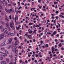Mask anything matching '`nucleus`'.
<instances>
[{
    "label": "nucleus",
    "instance_id": "1",
    "mask_svg": "<svg viewBox=\"0 0 64 64\" xmlns=\"http://www.w3.org/2000/svg\"><path fill=\"white\" fill-rule=\"evenodd\" d=\"M14 25V23L13 22L10 23V26L11 28H12L14 30L15 29V28H14V26H12Z\"/></svg>",
    "mask_w": 64,
    "mask_h": 64
},
{
    "label": "nucleus",
    "instance_id": "2",
    "mask_svg": "<svg viewBox=\"0 0 64 64\" xmlns=\"http://www.w3.org/2000/svg\"><path fill=\"white\" fill-rule=\"evenodd\" d=\"M4 38V34H2L0 35V40L3 39Z\"/></svg>",
    "mask_w": 64,
    "mask_h": 64
},
{
    "label": "nucleus",
    "instance_id": "3",
    "mask_svg": "<svg viewBox=\"0 0 64 64\" xmlns=\"http://www.w3.org/2000/svg\"><path fill=\"white\" fill-rule=\"evenodd\" d=\"M4 38V34H2L0 35V40L3 39Z\"/></svg>",
    "mask_w": 64,
    "mask_h": 64
},
{
    "label": "nucleus",
    "instance_id": "4",
    "mask_svg": "<svg viewBox=\"0 0 64 64\" xmlns=\"http://www.w3.org/2000/svg\"><path fill=\"white\" fill-rule=\"evenodd\" d=\"M4 38V34H2L0 35V40L3 39Z\"/></svg>",
    "mask_w": 64,
    "mask_h": 64
},
{
    "label": "nucleus",
    "instance_id": "5",
    "mask_svg": "<svg viewBox=\"0 0 64 64\" xmlns=\"http://www.w3.org/2000/svg\"><path fill=\"white\" fill-rule=\"evenodd\" d=\"M16 48H13L12 50V51L13 52H15L14 51H15V53L16 54H17V53H18V50H16Z\"/></svg>",
    "mask_w": 64,
    "mask_h": 64
},
{
    "label": "nucleus",
    "instance_id": "6",
    "mask_svg": "<svg viewBox=\"0 0 64 64\" xmlns=\"http://www.w3.org/2000/svg\"><path fill=\"white\" fill-rule=\"evenodd\" d=\"M12 40L13 39L12 38H9L8 39V44H10V43H11L12 42Z\"/></svg>",
    "mask_w": 64,
    "mask_h": 64
},
{
    "label": "nucleus",
    "instance_id": "7",
    "mask_svg": "<svg viewBox=\"0 0 64 64\" xmlns=\"http://www.w3.org/2000/svg\"><path fill=\"white\" fill-rule=\"evenodd\" d=\"M5 45H6V44H5V43H4V42L0 44V46H5Z\"/></svg>",
    "mask_w": 64,
    "mask_h": 64
},
{
    "label": "nucleus",
    "instance_id": "8",
    "mask_svg": "<svg viewBox=\"0 0 64 64\" xmlns=\"http://www.w3.org/2000/svg\"><path fill=\"white\" fill-rule=\"evenodd\" d=\"M10 12H12V13H14V10L13 8L10 9V10H9Z\"/></svg>",
    "mask_w": 64,
    "mask_h": 64
},
{
    "label": "nucleus",
    "instance_id": "9",
    "mask_svg": "<svg viewBox=\"0 0 64 64\" xmlns=\"http://www.w3.org/2000/svg\"><path fill=\"white\" fill-rule=\"evenodd\" d=\"M0 63L2 64H6V62L5 61H2Z\"/></svg>",
    "mask_w": 64,
    "mask_h": 64
},
{
    "label": "nucleus",
    "instance_id": "10",
    "mask_svg": "<svg viewBox=\"0 0 64 64\" xmlns=\"http://www.w3.org/2000/svg\"><path fill=\"white\" fill-rule=\"evenodd\" d=\"M6 27H9V23H8V22H6Z\"/></svg>",
    "mask_w": 64,
    "mask_h": 64
},
{
    "label": "nucleus",
    "instance_id": "11",
    "mask_svg": "<svg viewBox=\"0 0 64 64\" xmlns=\"http://www.w3.org/2000/svg\"><path fill=\"white\" fill-rule=\"evenodd\" d=\"M6 61L7 63H9L10 62V60L9 58H7L6 60Z\"/></svg>",
    "mask_w": 64,
    "mask_h": 64
},
{
    "label": "nucleus",
    "instance_id": "12",
    "mask_svg": "<svg viewBox=\"0 0 64 64\" xmlns=\"http://www.w3.org/2000/svg\"><path fill=\"white\" fill-rule=\"evenodd\" d=\"M10 47H12V49H14V48H13V46H9V47L8 48V49H9L10 48Z\"/></svg>",
    "mask_w": 64,
    "mask_h": 64
},
{
    "label": "nucleus",
    "instance_id": "13",
    "mask_svg": "<svg viewBox=\"0 0 64 64\" xmlns=\"http://www.w3.org/2000/svg\"><path fill=\"white\" fill-rule=\"evenodd\" d=\"M4 10L6 12H7V13H8V12H9V13H10V12H9V11L7 9L5 8L4 9Z\"/></svg>",
    "mask_w": 64,
    "mask_h": 64
},
{
    "label": "nucleus",
    "instance_id": "14",
    "mask_svg": "<svg viewBox=\"0 0 64 64\" xmlns=\"http://www.w3.org/2000/svg\"><path fill=\"white\" fill-rule=\"evenodd\" d=\"M0 60H3V58L1 56H0Z\"/></svg>",
    "mask_w": 64,
    "mask_h": 64
},
{
    "label": "nucleus",
    "instance_id": "15",
    "mask_svg": "<svg viewBox=\"0 0 64 64\" xmlns=\"http://www.w3.org/2000/svg\"><path fill=\"white\" fill-rule=\"evenodd\" d=\"M3 56H7V55L6 53H3Z\"/></svg>",
    "mask_w": 64,
    "mask_h": 64
},
{
    "label": "nucleus",
    "instance_id": "16",
    "mask_svg": "<svg viewBox=\"0 0 64 64\" xmlns=\"http://www.w3.org/2000/svg\"><path fill=\"white\" fill-rule=\"evenodd\" d=\"M52 34H53V35H55V34H56V31H54L52 33Z\"/></svg>",
    "mask_w": 64,
    "mask_h": 64
},
{
    "label": "nucleus",
    "instance_id": "17",
    "mask_svg": "<svg viewBox=\"0 0 64 64\" xmlns=\"http://www.w3.org/2000/svg\"><path fill=\"white\" fill-rule=\"evenodd\" d=\"M1 23L2 25H4L5 24V22L3 21H1Z\"/></svg>",
    "mask_w": 64,
    "mask_h": 64
},
{
    "label": "nucleus",
    "instance_id": "18",
    "mask_svg": "<svg viewBox=\"0 0 64 64\" xmlns=\"http://www.w3.org/2000/svg\"><path fill=\"white\" fill-rule=\"evenodd\" d=\"M7 33H8V31H5L4 32V34H7Z\"/></svg>",
    "mask_w": 64,
    "mask_h": 64
},
{
    "label": "nucleus",
    "instance_id": "19",
    "mask_svg": "<svg viewBox=\"0 0 64 64\" xmlns=\"http://www.w3.org/2000/svg\"><path fill=\"white\" fill-rule=\"evenodd\" d=\"M16 45L15 44H14V48H17V47L16 46Z\"/></svg>",
    "mask_w": 64,
    "mask_h": 64
},
{
    "label": "nucleus",
    "instance_id": "20",
    "mask_svg": "<svg viewBox=\"0 0 64 64\" xmlns=\"http://www.w3.org/2000/svg\"><path fill=\"white\" fill-rule=\"evenodd\" d=\"M14 33H12V34H11V35L12 36H14Z\"/></svg>",
    "mask_w": 64,
    "mask_h": 64
},
{
    "label": "nucleus",
    "instance_id": "21",
    "mask_svg": "<svg viewBox=\"0 0 64 64\" xmlns=\"http://www.w3.org/2000/svg\"><path fill=\"white\" fill-rule=\"evenodd\" d=\"M3 9L2 6H1V5L0 4V9Z\"/></svg>",
    "mask_w": 64,
    "mask_h": 64
},
{
    "label": "nucleus",
    "instance_id": "22",
    "mask_svg": "<svg viewBox=\"0 0 64 64\" xmlns=\"http://www.w3.org/2000/svg\"><path fill=\"white\" fill-rule=\"evenodd\" d=\"M5 20L6 21H7V22H9V20H8V19H7V18H5Z\"/></svg>",
    "mask_w": 64,
    "mask_h": 64
},
{
    "label": "nucleus",
    "instance_id": "23",
    "mask_svg": "<svg viewBox=\"0 0 64 64\" xmlns=\"http://www.w3.org/2000/svg\"><path fill=\"white\" fill-rule=\"evenodd\" d=\"M5 51L6 53H7V54H8V51H7L6 50H5Z\"/></svg>",
    "mask_w": 64,
    "mask_h": 64
},
{
    "label": "nucleus",
    "instance_id": "24",
    "mask_svg": "<svg viewBox=\"0 0 64 64\" xmlns=\"http://www.w3.org/2000/svg\"><path fill=\"white\" fill-rule=\"evenodd\" d=\"M9 56L10 57V58H13V56L12 55H10Z\"/></svg>",
    "mask_w": 64,
    "mask_h": 64
},
{
    "label": "nucleus",
    "instance_id": "25",
    "mask_svg": "<svg viewBox=\"0 0 64 64\" xmlns=\"http://www.w3.org/2000/svg\"><path fill=\"white\" fill-rule=\"evenodd\" d=\"M1 15L2 16L4 15V12H2L1 13Z\"/></svg>",
    "mask_w": 64,
    "mask_h": 64
},
{
    "label": "nucleus",
    "instance_id": "26",
    "mask_svg": "<svg viewBox=\"0 0 64 64\" xmlns=\"http://www.w3.org/2000/svg\"><path fill=\"white\" fill-rule=\"evenodd\" d=\"M32 31L31 30H30L29 32V33L30 34H31V33H32Z\"/></svg>",
    "mask_w": 64,
    "mask_h": 64
},
{
    "label": "nucleus",
    "instance_id": "27",
    "mask_svg": "<svg viewBox=\"0 0 64 64\" xmlns=\"http://www.w3.org/2000/svg\"><path fill=\"white\" fill-rule=\"evenodd\" d=\"M56 14H58L59 13V12L57 10H56Z\"/></svg>",
    "mask_w": 64,
    "mask_h": 64
},
{
    "label": "nucleus",
    "instance_id": "28",
    "mask_svg": "<svg viewBox=\"0 0 64 64\" xmlns=\"http://www.w3.org/2000/svg\"><path fill=\"white\" fill-rule=\"evenodd\" d=\"M1 31L2 32H4V28H2V29Z\"/></svg>",
    "mask_w": 64,
    "mask_h": 64
},
{
    "label": "nucleus",
    "instance_id": "29",
    "mask_svg": "<svg viewBox=\"0 0 64 64\" xmlns=\"http://www.w3.org/2000/svg\"><path fill=\"white\" fill-rule=\"evenodd\" d=\"M9 17L10 18V19H12V18H11V16L10 15L9 16Z\"/></svg>",
    "mask_w": 64,
    "mask_h": 64
},
{
    "label": "nucleus",
    "instance_id": "30",
    "mask_svg": "<svg viewBox=\"0 0 64 64\" xmlns=\"http://www.w3.org/2000/svg\"><path fill=\"white\" fill-rule=\"evenodd\" d=\"M16 45H18V44H17V42H16V44H15Z\"/></svg>",
    "mask_w": 64,
    "mask_h": 64
},
{
    "label": "nucleus",
    "instance_id": "31",
    "mask_svg": "<svg viewBox=\"0 0 64 64\" xmlns=\"http://www.w3.org/2000/svg\"><path fill=\"white\" fill-rule=\"evenodd\" d=\"M0 3L1 4H3V2H2L1 0H0Z\"/></svg>",
    "mask_w": 64,
    "mask_h": 64
},
{
    "label": "nucleus",
    "instance_id": "32",
    "mask_svg": "<svg viewBox=\"0 0 64 64\" xmlns=\"http://www.w3.org/2000/svg\"><path fill=\"white\" fill-rule=\"evenodd\" d=\"M55 41H56V42L57 43V42H58V40H57V39H56L55 40H54Z\"/></svg>",
    "mask_w": 64,
    "mask_h": 64
},
{
    "label": "nucleus",
    "instance_id": "33",
    "mask_svg": "<svg viewBox=\"0 0 64 64\" xmlns=\"http://www.w3.org/2000/svg\"><path fill=\"white\" fill-rule=\"evenodd\" d=\"M20 8L21 9L22 8V7L21 6H20V7H19L18 9L19 10V9H20Z\"/></svg>",
    "mask_w": 64,
    "mask_h": 64
},
{
    "label": "nucleus",
    "instance_id": "34",
    "mask_svg": "<svg viewBox=\"0 0 64 64\" xmlns=\"http://www.w3.org/2000/svg\"><path fill=\"white\" fill-rule=\"evenodd\" d=\"M9 64H13V62H10L9 63Z\"/></svg>",
    "mask_w": 64,
    "mask_h": 64
},
{
    "label": "nucleus",
    "instance_id": "35",
    "mask_svg": "<svg viewBox=\"0 0 64 64\" xmlns=\"http://www.w3.org/2000/svg\"><path fill=\"white\" fill-rule=\"evenodd\" d=\"M61 49L62 51H63V50H64V48H61Z\"/></svg>",
    "mask_w": 64,
    "mask_h": 64
},
{
    "label": "nucleus",
    "instance_id": "36",
    "mask_svg": "<svg viewBox=\"0 0 64 64\" xmlns=\"http://www.w3.org/2000/svg\"><path fill=\"white\" fill-rule=\"evenodd\" d=\"M8 6H12V5L11 4H8Z\"/></svg>",
    "mask_w": 64,
    "mask_h": 64
},
{
    "label": "nucleus",
    "instance_id": "37",
    "mask_svg": "<svg viewBox=\"0 0 64 64\" xmlns=\"http://www.w3.org/2000/svg\"><path fill=\"white\" fill-rule=\"evenodd\" d=\"M16 30H19V27H16Z\"/></svg>",
    "mask_w": 64,
    "mask_h": 64
},
{
    "label": "nucleus",
    "instance_id": "38",
    "mask_svg": "<svg viewBox=\"0 0 64 64\" xmlns=\"http://www.w3.org/2000/svg\"><path fill=\"white\" fill-rule=\"evenodd\" d=\"M32 23H30L28 25H32Z\"/></svg>",
    "mask_w": 64,
    "mask_h": 64
},
{
    "label": "nucleus",
    "instance_id": "39",
    "mask_svg": "<svg viewBox=\"0 0 64 64\" xmlns=\"http://www.w3.org/2000/svg\"><path fill=\"white\" fill-rule=\"evenodd\" d=\"M42 10L43 11H46V9H42Z\"/></svg>",
    "mask_w": 64,
    "mask_h": 64
},
{
    "label": "nucleus",
    "instance_id": "40",
    "mask_svg": "<svg viewBox=\"0 0 64 64\" xmlns=\"http://www.w3.org/2000/svg\"><path fill=\"white\" fill-rule=\"evenodd\" d=\"M8 35H11V33H10V32H9Z\"/></svg>",
    "mask_w": 64,
    "mask_h": 64
},
{
    "label": "nucleus",
    "instance_id": "41",
    "mask_svg": "<svg viewBox=\"0 0 64 64\" xmlns=\"http://www.w3.org/2000/svg\"><path fill=\"white\" fill-rule=\"evenodd\" d=\"M47 59H48V60H50L51 59V58H50L49 57H47Z\"/></svg>",
    "mask_w": 64,
    "mask_h": 64
},
{
    "label": "nucleus",
    "instance_id": "42",
    "mask_svg": "<svg viewBox=\"0 0 64 64\" xmlns=\"http://www.w3.org/2000/svg\"><path fill=\"white\" fill-rule=\"evenodd\" d=\"M4 30H5V31H7V28H4Z\"/></svg>",
    "mask_w": 64,
    "mask_h": 64
},
{
    "label": "nucleus",
    "instance_id": "43",
    "mask_svg": "<svg viewBox=\"0 0 64 64\" xmlns=\"http://www.w3.org/2000/svg\"><path fill=\"white\" fill-rule=\"evenodd\" d=\"M41 1V0H38V2L39 3H40V2Z\"/></svg>",
    "mask_w": 64,
    "mask_h": 64
},
{
    "label": "nucleus",
    "instance_id": "44",
    "mask_svg": "<svg viewBox=\"0 0 64 64\" xmlns=\"http://www.w3.org/2000/svg\"><path fill=\"white\" fill-rule=\"evenodd\" d=\"M13 5L14 6H15V5H16V4H15V3H13Z\"/></svg>",
    "mask_w": 64,
    "mask_h": 64
},
{
    "label": "nucleus",
    "instance_id": "45",
    "mask_svg": "<svg viewBox=\"0 0 64 64\" xmlns=\"http://www.w3.org/2000/svg\"><path fill=\"white\" fill-rule=\"evenodd\" d=\"M0 29H2V26H0Z\"/></svg>",
    "mask_w": 64,
    "mask_h": 64
},
{
    "label": "nucleus",
    "instance_id": "46",
    "mask_svg": "<svg viewBox=\"0 0 64 64\" xmlns=\"http://www.w3.org/2000/svg\"><path fill=\"white\" fill-rule=\"evenodd\" d=\"M56 19H58V16L56 17Z\"/></svg>",
    "mask_w": 64,
    "mask_h": 64
},
{
    "label": "nucleus",
    "instance_id": "47",
    "mask_svg": "<svg viewBox=\"0 0 64 64\" xmlns=\"http://www.w3.org/2000/svg\"><path fill=\"white\" fill-rule=\"evenodd\" d=\"M22 64H25V62H22Z\"/></svg>",
    "mask_w": 64,
    "mask_h": 64
},
{
    "label": "nucleus",
    "instance_id": "48",
    "mask_svg": "<svg viewBox=\"0 0 64 64\" xmlns=\"http://www.w3.org/2000/svg\"><path fill=\"white\" fill-rule=\"evenodd\" d=\"M56 37H58L59 36V35L58 34H57L56 35Z\"/></svg>",
    "mask_w": 64,
    "mask_h": 64
},
{
    "label": "nucleus",
    "instance_id": "49",
    "mask_svg": "<svg viewBox=\"0 0 64 64\" xmlns=\"http://www.w3.org/2000/svg\"><path fill=\"white\" fill-rule=\"evenodd\" d=\"M51 52H49L48 54H51Z\"/></svg>",
    "mask_w": 64,
    "mask_h": 64
},
{
    "label": "nucleus",
    "instance_id": "50",
    "mask_svg": "<svg viewBox=\"0 0 64 64\" xmlns=\"http://www.w3.org/2000/svg\"><path fill=\"white\" fill-rule=\"evenodd\" d=\"M14 39H15V40H17V38L16 37H15L14 38Z\"/></svg>",
    "mask_w": 64,
    "mask_h": 64
},
{
    "label": "nucleus",
    "instance_id": "51",
    "mask_svg": "<svg viewBox=\"0 0 64 64\" xmlns=\"http://www.w3.org/2000/svg\"><path fill=\"white\" fill-rule=\"evenodd\" d=\"M26 28H27V29H28V26H26Z\"/></svg>",
    "mask_w": 64,
    "mask_h": 64
},
{
    "label": "nucleus",
    "instance_id": "52",
    "mask_svg": "<svg viewBox=\"0 0 64 64\" xmlns=\"http://www.w3.org/2000/svg\"><path fill=\"white\" fill-rule=\"evenodd\" d=\"M33 42H35V39H34L33 40Z\"/></svg>",
    "mask_w": 64,
    "mask_h": 64
},
{
    "label": "nucleus",
    "instance_id": "53",
    "mask_svg": "<svg viewBox=\"0 0 64 64\" xmlns=\"http://www.w3.org/2000/svg\"><path fill=\"white\" fill-rule=\"evenodd\" d=\"M59 46L60 47H61V46H62V45L61 44H59Z\"/></svg>",
    "mask_w": 64,
    "mask_h": 64
},
{
    "label": "nucleus",
    "instance_id": "54",
    "mask_svg": "<svg viewBox=\"0 0 64 64\" xmlns=\"http://www.w3.org/2000/svg\"><path fill=\"white\" fill-rule=\"evenodd\" d=\"M16 17H15V18H14V20H15V22H16Z\"/></svg>",
    "mask_w": 64,
    "mask_h": 64
},
{
    "label": "nucleus",
    "instance_id": "55",
    "mask_svg": "<svg viewBox=\"0 0 64 64\" xmlns=\"http://www.w3.org/2000/svg\"><path fill=\"white\" fill-rule=\"evenodd\" d=\"M44 39H46V36H44Z\"/></svg>",
    "mask_w": 64,
    "mask_h": 64
},
{
    "label": "nucleus",
    "instance_id": "56",
    "mask_svg": "<svg viewBox=\"0 0 64 64\" xmlns=\"http://www.w3.org/2000/svg\"><path fill=\"white\" fill-rule=\"evenodd\" d=\"M48 44H46V47H48V46H48Z\"/></svg>",
    "mask_w": 64,
    "mask_h": 64
},
{
    "label": "nucleus",
    "instance_id": "57",
    "mask_svg": "<svg viewBox=\"0 0 64 64\" xmlns=\"http://www.w3.org/2000/svg\"><path fill=\"white\" fill-rule=\"evenodd\" d=\"M40 42L42 43H43V42L42 40H41L40 41Z\"/></svg>",
    "mask_w": 64,
    "mask_h": 64
},
{
    "label": "nucleus",
    "instance_id": "58",
    "mask_svg": "<svg viewBox=\"0 0 64 64\" xmlns=\"http://www.w3.org/2000/svg\"><path fill=\"white\" fill-rule=\"evenodd\" d=\"M51 15L52 16H55V14H52Z\"/></svg>",
    "mask_w": 64,
    "mask_h": 64
},
{
    "label": "nucleus",
    "instance_id": "59",
    "mask_svg": "<svg viewBox=\"0 0 64 64\" xmlns=\"http://www.w3.org/2000/svg\"><path fill=\"white\" fill-rule=\"evenodd\" d=\"M52 53L53 54H55V52H54V51H52Z\"/></svg>",
    "mask_w": 64,
    "mask_h": 64
},
{
    "label": "nucleus",
    "instance_id": "60",
    "mask_svg": "<svg viewBox=\"0 0 64 64\" xmlns=\"http://www.w3.org/2000/svg\"><path fill=\"white\" fill-rule=\"evenodd\" d=\"M54 18H55V17H53V16H52V19H54Z\"/></svg>",
    "mask_w": 64,
    "mask_h": 64
},
{
    "label": "nucleus",
    "instance_id": "61",
    "mask_svg": "<svg viewBox=\"0 0 64 64\" xmlns=\"http://www.w3.org/2000/svg\"><path fill=\"white\" fill-rule=\"evenodd\" d=\"M24 41L25 42H26L27 41V40L26 39H25L24 40Z\"/></svg>",
    "mask_w": 64,
    "mask_h": 64
},
{
    "label": "nucleus",
    "instance_id": "62",
    "mask_svg": "<svg viewBox=\"0 0 64 64\" xmlns=\"http://www.w3.org/2000/svg\"><path fill=\"white\" fill-rule=\"evenodd\" d=\"M41 52H40L39 53V55H41Z\"/></svg>",
    "mask_w": 64,
    "mask_h": 64
},
{
    "label": "nucleus",
    "instance_id": "63",
    "mask_svg": "<svg viewBox=\"0 0 64 64\" xmlns=\"http://www.w3.org/2000/svg\"><path fill=\"white\" fill-rule=\"evenodd\" d=\"M20 63H22V60H20Z\"/></svg>",
    "mask_w": 64,
    "mask_h": 64
},
{
    "label": "nucleus",
    "instance_id": "64",
    "mask_svg": "<svg viewBox=\"0 0 64 64\" xmlns=\"http://www.w3.org/2000/svg\"><path fill=\"white\" fill-rule=\"evenodd\" d=\"M61 14H62V15H64V13H61Z\"/></svg>",
    "mask_w": 64,
    "mask_h": 64
}]
</instances>
